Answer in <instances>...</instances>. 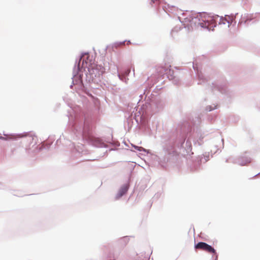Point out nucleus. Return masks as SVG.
Returning <instances> with one entry per match:
<instances>
[{
  "label": "nucleus",
  "instance_id": "f257e3e1",
  "mask_svg": "<svg viewBox=\"0 0 260 260\" xmlns=\"http://www.w3.org/2000/svg\"><path fill=\"white\" fill-rule=\"evenodd\" d=\"M204 16H203V15L200 14L198 15L196 17H190V18H185V22L187 21L190 22L191 26L194 25V26H200L203 28H208L209 25V20H206L204 19Z\"/></svg>",
  "mask_w": 260,
  "mask_h": 260
},
{
  "label": "nucleus",
  "instance_id": "f03ea898",
  "mask_svg": "<svg viewBox=\"0 0 260 260\" xmlns=\"http://www.w3.org/2000/svg\"><path fill=\"white\" fill-rule=\"evenodd\" d=\"M194 248L196 249L205 251L209 253H216L214 248L205 242H199L195 245Z\"/></svg>",
  "mask_w": 260,
  "mask_h": 260
},
{
  "label": "nucleus",
  "instance_id": "7ed1b4c3",
  "mask_svg": "<svg viewBox=\"0 0 260 260\" xmlns=\"http://www.w3.org/2000/svg\"><path fill=\"white\" fill-rule=\"evenodd\" d=\"M251 161V158L246 155L241 156L238 159V162L241 166L246 165L250 163Z\"/></svg>",
  "mask_w": 260,
  "mask_h": 260
},
{
  "label": "nucleus",
  "instance_id": "20e7f679",
  "mask_svg": "<svg viewBox=\"0 0 260 260\" xmlns=\"http://www.w3.org/2000/svg\"><path fill=\"white\" fill-rule=\"evenodd\" d=\"M128 190V187L126 185H123L118 191L116 196V199H119L121 198L123 194H124Z\"/></svg>",
  "mask_w": 260,
  "mask_h": 260
},
{
  "label": "nucleus",
  "instance_id": "39448f33",
  "mask_svg": "<svg viewBox=\"0 0 260 260\" xmlns=\"http://www.w3.org/2000/svg\"><path fill=\"white\" fill-rule=\"evenodd\" d=\"M136 149L139 150V151H142L143 149V148L141 147H138L137 146H133Z\"/></svg>",
  "mask_w": 260,
  "mask_h": 260
},
{
  "label": "nucleus",
  "instance_id": "423d86ee",
  "mask_svg": "<svg viewBox=\"0 0 260 260\" xmlns=\"http://www.w3.org/2000/svg\"><path fill=\"white\" fill-rule=\"evenodd\" d=\"M84 56L83 55L81 57L80 59V61H79V63L80 62V61L83 59V62H82V64L84 63Z\"/></svg>",
  "mask_w": 260,
  "mask_h": 260
},
{
  "label": "nucleus",
  "instance_id": "0eeeda50",
  "mask_svg": "<svg viewBox=\"0 0 260 260\" xmlns=\"http://www.w3.org/2000/svg\"><path fill=\"white\" fill-rule=\"evenodd\" d=\"M131 44V41H128L127 42V45H129V44Z\"/></svg>",
  "mask_w": 260,
  "mask_h": 260
},
{
  "label": "nucleus",
  "instance_id": "6e6552de",
  "mask_svg": "<svg viewBox=\"0 0 260 260\" xmlns=\"http://www.w3.org/2000/svg\"><path fill=\"white\" fill-rule=\"evenodd\" d=\"M0 139H4L3 137H0Z\"/></svg>",
  "mask_w": 260,
  "mask_h": 260
},
{
  "label": "nucleus",
  "instance_id": "1a4fd4ad",
  "mask_svg": "<svg viewBox=\"0 0 260 260\" xmlns=\"http://www.w3.org/2000/svg\"><path fill=\"white\" fill-rule=\"evenodd\" d=\"M30 139H33V138L30 137Z\"/></svg>",
  "mask_w": 260,
  "mask_h": 260
}]
</instances>
